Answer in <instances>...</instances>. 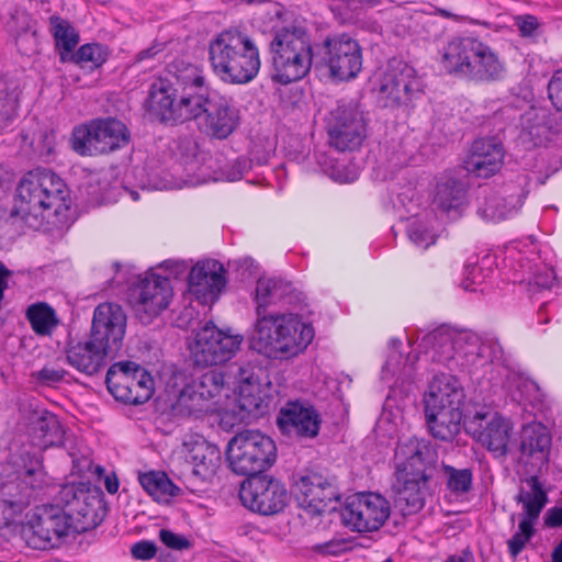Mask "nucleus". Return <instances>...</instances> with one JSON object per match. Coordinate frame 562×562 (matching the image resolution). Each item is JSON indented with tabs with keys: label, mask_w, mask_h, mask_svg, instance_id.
<instances>
[{
	"label": "nucleus",
	"mask_w": 562,
	"mask_h": 562,
	"mask_svg": "<svg viewBox=\"0 0 562 562\" xmlns=\"http://www.w3.org/2000/svg\"><path fill=\"white\" fill-rule=\"evenodd\" d=\"M68 189L65 181L53 170L37 167L23 175L16 189L11 218H20L27 226L40 227L46 213L58 214L68 207Z\"/></svg>",
	"instance_id": "f257e3e1"
},
{
	"label": "nucleus",
	"mask_w": 562,
	"mask_h": 562,
	"mask_svg": "<svg viewBox=\"0 0 562 562\" xmlns=\"http://www.w3.org/2000/svg\"><path fill=\"white\" fill-rule=\"evenodd\" d=\"M313 338L314 328L297 314L260 313L248 334V347L269 359L283 360L304 351Z\"/></svg>",
	"instance_id": "f03ea898"
},
{
	"label": "nucleus",
	"mask_w": 562,
	"mask_h": 562,
	"mask_svg": "<svg viewBox=\"0 0 562 562\" xmlns=\"http://www.w3.org/2000/svg\"><path fill=\"white\" fill-rule=\"evenodd\" d=\"M207 53L213 72L226 83H248L259 72V49L240 31L225 30L218 33L210 41Z\"/></svg>",
	"instance_id": "7ed1b4c3"
},
{
	"label": "nucleus",
	"mask_w": 562,
	"mask_h": 562,
	"mask_svg": "<svg viewBox=\"0 0 562 562\" xmlns=\"http://www.w3.org/2000/svg\"><path fill=\"white\" fill-rule=\"evenodd\" d=\"M465 401L460 380L449 373L435 374L425 394V416L431 436L451 442L460 432Z\"/></svg>",
	"instance_id": "20e7f679"
},
{
	"label": "nucleus",
	"mask_w": 562,
	"mask_h": 562,
	"mask_svg": "<svg viewBox=\"0 0 562 562\" xmlns=\"http://www.w3.org/2000/svg\"><path fill=\"white\" fill-rule=\"evenodd\" d=\"M271 80L289 86L306 77L313 64V47L304 31L280 27L271 31L269 43Z\"/></svg>",
	"instance_id": "39448f33"
},
{
	"label": "nucleus",
	"mask_w": 562,
	"mask_h": 562,
	"mask_svg": "<svg viewBox=\"0 0 562 562\" xmlns=\"http://www.w3.org/2000/svg\"><path fill=\"white\" fill-rule=\"evenodd\" d=\"M226 459L229 468L238 475H263L277 460L274 441L259 430H244L227 443Z\"/></svg>",
	"instance_id": "423d86ee"
},
{
	"label": "nucleus",
	"mask_w": 562,
	"mask_h": 562,
	"mask_svg": "<svg viewBox=\"0 0 562 562\" xmlns=\"http://www.w3.org/2000/svg\"><path fill=\"white\" fill-rule=\"evenodd\" d=\"M76 532V524L59 503L36 506L22 527L21 537L26 546L35 550L58 547L69 533Z\"/></svg>",
	"instance_id": "0eeeda50"
},
{
	"label": "nucleus",
	"mask_w": 562,
	"mask_h": 562,
	"mask_svg": "<svg viewBox=\"0 0 562 562\" xmlns=\"http://www.w3.org/2000/svg\"><path fill=\"white\" fill-rule=\"evenodd\" d=\"M130 140L127 126L114 117L92 119L75 126L70 136L71 148L80 156L110 154L126 147Z\"/></svg>",
	"instance_id": "6e6552de"
},
{
	"label": "nucleus",
	"mask_w": 562,
	"mask_h": 562,
	"mask_svg": "<svg viewBox=\"0 0 562 562\" xmlns=\"http://www.w3.org/2000/svg\"><path fill=\"white\" fill-rule=\"evenodd\" d=\"M55 501L71 514L77 533L94 529L106 515L104 494L99 486L90 482H71L61 485Z\"/></svg>",
	"instance_id": "1a4fd4ad"
},
{
	"label": "nucleus",
	"mask_w": 562,
	"mask_h": 562,
	"mask_svg": "<svg viewBox=\"0 0 562 562\" xmlns=\"http://www.w3.org/2000/svg\"><path fill=\"white\" fill-rule=\"evenodd\" d=\"M161 267L168 270L169 274L160 277L156 273L147 274L139 280L134 290L135 313L143 324H150L162 311H165L172 297V288L170 277L180 278L186 270L187 265L183 261L166 260Z\"/></svg>",
	"instance_id": "9d476101"
},
{
	"label": "nucleus",
	"mask_w": 562,
	"mask_h": 562,
	"mask_svg": "<svg viewBox=\"0 0 562 562\" xmlns=\"http://www.w3.org/2000/svg\"><path fill=\"white\" fill-rule=\"evenodd\" d=\"M105 384L116 401L130 405L146 403L155 391L151 374L133 361L113 363L105 374Z\"/></svg>",
	"instance_id": "9b49d317"
},
{
	"label": "nucleus",
	"mask_w": 562,
	"mask_h": 562,
	"mask_svg": "<svg viewBox=\"0 0 562 562\" xmlns=\"http://www.w3.org/2000/svg\"><path fill=\"white\" fill-rule=\"evenodd\" d=\"M292 493L297 505L312 515H322L336 509L340 499L336 479L304 469L292 475Z\"/></svg>",
	"instance_id": "f8f14e48"
},
{
	"label": "nucleus",
	"mask_w": 562,
	"mask_h": 562,
	"mask_svg": "<svg viewBox=\"0 0 562 562\" xmlns=\"http://www.w3.org/2000/svg\"><path fill=\"white\" fill-rule=\"evenodd\" d=\"M425 93L416 69L405 63H391L379 88V102L389 109H407Z\"/></svg>",
	"instance_id": "ddd939ff"
},
{
	"label": "nucleus",
	"mask_w": 562,
	"mask_h": 562,
	"mask_svg": "<svg viewBox=\"0 0 562 562\" xmlns=\"http://www.w3.org/2000/svg\"><path fill=\"white\" fill-rule=\"evenodd\" d=\"M328 145L337 151H353L367 136V121L353 101H339L326 117Z\"/></svg>",
	"instance_id": "4468645a"
},
{
	"label": "nucleus",
	"mask_w": 562,
	"mask_h": 562,
	"mask_svg": "<svg viewBox=\"0 0 562 562\" xmlns=\"http://www.w3.org/2000/svg\"><path fill=\"white\" fill-rule=\"evenodd\" d=\"M321 64L337 81L355 79L362 69V48L357 40L342 33L327 36L321 47Z\"/></svg>",
	"instance_id": "2eb2a0df"
},
{
	"label": "nucleus",
	"mask_w": 562,
	"mask_h": 562,
	"mask_svg": "<svg viewBox=\"0 0 562 562\" xmlns=\"http://www.w3.org/2000/svg\"><path fill=\"white\" fill-rule=\"evenodd\" d=\"M239 498L251 512L272 516L284 510L290 495L280 480L265 474L246 479L240 485Z\"/></svg>",
	"instance_id": "dca6fc26"
},
{
	"label": "nucleus",
	"mask_w": 562,
	"mask_h": 562,
	"mask_svg": "<svg viewBox=\"0 0 562 562\" xmlns=\"http://www.w3.org/2000/svg\"><path fill=\"white\" fill-rule=\"evenodd\" d=\"M464 429L495 458H505L510 448L513 424L509 419L487 411H477L464 418Z\"/></svg>",
	"instance_id": "f3484780"
},
{
	"label": "nucleus",
	"mask_w": 562,
	"mask_h": 562,
	"mask_svg": "<svg viewBox=\"0 0 562 562\" xmlns=\"http://www.w3.org/2000/svg\"><path fill=\"white\" fill-rule=\"evenodd\" d=\"M244 340L241 335H232L207 323L200 328L190 352L193 362L200 367H212L228 361L238 350Z\"/></svg>",
	"instance_id": "a211bd4d"
},
{
	"label": "nucleus",
	"mask_w": 562,
	"mask_h": 562,
	"mask_svg": "<svg viewBox=\"0 0 562 562\" xmlns=\"http://www.w3.org/2000/svg\"><path fill=\"white\" fill-rule=\"evenodd\" d=\"M389 517L390 504L387 499L372 492L349 496L341 510L344 524L358 532L376 531Z\"/></svg>",
	"instance_id": "6ab92c4d"
},
{
	"label": "nucleus",
	"mask_w": 562,
	"mask_h": 562,
	"mask_svg": "<svg viewBox=\"0 0 562 562\" xmlns=\"http://www.w3.org/2000/svg\"><path fill=\"white\" fill-rule=\"evenodd\" d=\"M397 459L394 475L419 477L431 481L438 464V452L432 442L425 438L411 437L396 449Z\"/></svg>",
	"instance_id": "aec40b11"
},
{
	"label": "nucleus",
	"mask_w": 562,
	"mask_h": 562,
	"mask_svg": "<svg viewBox=\"0 0 562 562\" xmlns=\"http://www.w3.org/2000/svg\"><path fill=\"white\" fill-rule=\"evenodd\" d=\"M173 67L175 70L169 69L162 78L181 98V104L184 106L181 108L183 112L179 111L180 114L183 115L184 113L187 115V106H189L196 117L201 116L205 111V106L212 100L203 71L191 64L181 68L178 66Z\"/></svg>",
	"instance_id": "412c9836"
},
{
	"label": "nucleus",
	"mask_w": 562,
	"mask_h": 562,
	"mask_svg": "<svg viewBox=\"0 0 562 562\" xmlns=\"http://www.w3.org/2000/svg\"><path fill=\"white\" fill-rule=\"evenodd\" d=\"M552 437L549 429L541 423L522 426L515 453L516 462L524 467L526 473H538L548 464Z\"/></svg>",
	"instance_id": "4be33fe9"
},
{
	"label": "nucleus",
	"mask_w": 562,
	"mask_h": 562,
	"mask_svg": "<svg viewBox=\"0 0 562 562\" xmlns=\"http://www.w3.org/2000/svg\"><path fill=\"white\" fill-rule=\"evenodd\" d=\"M126 329V315L121 305L101 303L93 312L90 339L112 355L123 346Z\"/></svg>",
	"instance_id": "5701e85b"
},
{
	"label": "nucleus",
	"mask_w": 562,
	"mask_h": 562,
	"mask_svg": "<svg viewBox=\"0 0 562 562\" xmlns=\"http://www.w3.org/2000/svg\"><path fill=\"white\" fill-rule=\"evenodd\" d=\"M322 417L318 411L305 401H289L279 411L277 426L283 436L296 440L314 439L318 436Z\"/></svg>",
	"instance_id": "b1692460"
},
{
	"label": "nucleus",
	"mask_w": 562,
	"mask_h": 562,
	"mask_svg": "<svg viewBox=\"0 0 562 562\" xmlns=\"http://www.w3.org/2000/svg\"><path fill=\"white\" fill-rule=\"evenodd\" d=\"M224 385L225 374L221 370L204 372L181 390L177 402L180 412L188 415L206 412L207 403L220 395Z\"/></svg>",
	"instance_id": "393cba45"
},
{
	"label": "nucleus",
	"mask_w": 562,
	"mask_h": 562,
	"mask_svg": "<svg viewBox=\"0 0 562 562\" xmlns=\"http://www.w3.org/2000/svg\"><path fill=\"white\" fill-rule=\"evenodd\" d=\"M188 284L199 302L212 305L226 285L225 269L217 260L200 261L192 267Z\"/></svg>",
	"instance_id": "a878e982"
},
{
	"label": "nucleus",
	"mask_w": 562,
	"mask_h": 562,
	"mask_svg": "<svg viewBox=\"0 0 562 562\" xmlns=\"http://www.w3.org/2000/svg\"><path fill=\"white\" fill-rule=\"evenodd\" d=\"M148 102L149 111L161 123L177 125L196 119L189 106H187V115L180 114L179 111L184 106L181 104V98L162 77L150 86Z\"/></svg>",
	"instance_id": "bb28decb"
},
{
	"label": "nucleus",
	"mask_w": 562,
	"mask_h": 562,
	"mask_svg": "<svg viewBox=\"0 0 562 562\" xmlns=\"http://www.w3.org/2000/svg\"><path fill=\"white\" fill-rule=\"evenodd\" d=\"M504 156L505 150L501 140L495 137L479 138L472 143L464 167L479 178H490L501 170Z\"/></svg>",
	"instance_id": "cd10ccee"
},
{
	"label": "nucleus",
	"mask_w": 562,
	"mask_h": 562,
	"mask_svg": "<svg viewBox=\"0 0 562 562\" xmlns=\"http://www.w3.org/2000/svg\"><path fill=\"white\" fill-rule=\"evenodd\" d=\"M482 42L474 37H456L445 47L442 65L448 74L470 80Z\"/></svg>",
	"instance_id": "c85d7f7f"
},
{
	"label": "nucleus",
	"mask_w": 562,
	"mask_h": 562,
	"mask_svg": "<svg viewBox=\"0 0 562 562\" xmlns=\"http://www.w3.org/2000/svg\"><path fill=\"white\" fill-rule=\"evenodd\" d=\"M256 313H266L271 304L296 306L304 301V295L292 282L281 278H259L256 285Z\"/></svg>",
	"instance_id": "c756f323"
},
{
	"label": "nucleus",
	"mask_w": 562,
	"mask_h": 562,
	"mask_svg": "<svg viewBox=\"0 0 562 562\" xmlns=\"http://www.w3.org/2000/svg\"><path fill=\"white\" fill-rule=\"evenodd\" d=\"M203 114L206 134L216 139H226L240 123L239 110L224 98L212 99Z\"/></svg>",
	"instance_id": "7c9ffc66"
},
{
	"label": "nucleus",
	"mask_w": 562,
	"mask_h": 562,
	"mask_svg": "<svg viewBox=\"0 0 562 562\" xmlns=\"http://www.w3.org/2000/svg\"><path fill=\"white\" fill-rule=\"evenodd\" d=\"M394 476L393 491L396 507L404 516L419 513L425 507L427 497L431 495L430 481H422L415 476Z\"/></svg>",
	"instance_id": "2f4dec72"
},
{
	"label": "nucleus",
	"mask_w": 562,
	"mask_h": 562,
	"mask_svg": "<svg viewBox=\"0 0 562 562\" xmlns=\"http://www.w3.org/2000/svg\"><path fill=\"white\" fill-rule=\"evenodd\" d=\"M65 353L68 364L87 375L98 373L106 366V358L114 357L90 338L83 342L68 344Z\"/></svg>",
	"instance_id": "473e14b6"
},
{
	"label": "nucleus",
	"mask_w": 562,
	"mask_h": 562,
	"mask_svg": "<svg viewBox=\"0 0 562 562\" xmlns=\"http://www.w3.org/2000/svg\"><path fill=\"white\" fill-rule=\"evenodd\" d=\"M27 420L29 434L34 445L43 449L64 445L65 430L55 414L47 409H34Z\"/></svg>",
	"instance_id": "72a5a7b5"
},
{
	"label": "nucleus",
	"mask_w": 562,
	"mask_h": 562,
	"mask_svg": "<svg viewBox=\"0 0 562 562\" xmlns=\"http://www.w3.org/2000/svg\"><path fill=\"white\" fill-rule=\"evenodd\" d=\"M236 380L238 383V403L247 413H263L268 402L262 395L258 375L249 363L238 368Z\"/></svg>",
	"instance_id": "f704fd0d"
},
{
	"label": "nucleus",
	"mask_w": 562,
	"mask_h": 562,
	"mask_svg": "<svg viewBox=\"0 0 562 562\" xmlns=\"http://www.w3.org/2000/svg\"><path fill=\"white\" fill-rule=\"evenodd\" d=\"M464 183L454 178L441 179L435 190L434 205L447 216L458 218L467 204Z\"/></svg>",
	"instance_id": "c9c22d12"
},
{
	"label": "nucleus",
	"mask_w": 562,
	"mask_h": 562,
	"mask_svg": "<svg viewBox=\"0 0 562 562\" xmlns=\"http://www.w3.org/2000/svg\"><path fill=\"white\" fill-rule=\"evenodd\" d=\"M529 476L521 479L529 487V491L520 487L519 493L515 497L518 504H522V518L525 520L536 522L542 509L549 502L547 491L543 488L537 473H528Z\"/></svg>",
	"instance_id": "e433bc0d"
},
{
	"label": "nucleus",
	"mask_w": 562,
	"mask_h": 562,
	"mask_svg": "<svg viewBox=\"0 0 562 562\" xmlns=\"http://www.w3.org/2000/svg\"><path fill=\"white\" fill-rule=\"evenodd\" d=\"M456 335L446 327H439L422 339L420 346L432 362L448 366L454 360Z\"/></svg>",
	"instance_id": "4c0bfd02"
},
{
	"label": "nucleus",
	"mask_w": 562,
	"mask_h": 562,
	"mask_svg": "<svg viewBox=\"0 0 562 562\" xmlns=\"http://www.w3.org/2000/svg\"><path fill=\"white\" fill-rule=\"evenodd\" d=\"M506 64L498 54L482 42L477 63L474 65L470 80L475 82H494L505 78Z\"/></svg>",
	"instance_id": "58836bf2"
},
{
	"label": "nucleus",
	"mask_w": 562,
	"mask_h": 562,
	"mask_svg": "<svg viewBox=\"0 0 562 562\" xmlns=\"http://www.w3.org/2000/svg\"><path fill=\"white\" fill-rule=\"evenodd\" d=\"M138 481L147 494L159 503H169L172 497L181 494V488L164 471L140 473Z\"/></svg>",
	"instance_id": "ea45409f"
},
{
	"label": "nucleus",
	"mask_w": 562,
	"mask_h": 562,
	"mask_svg": "<svg viewBox=\"0 0 562 562\" xmlns=\"http://www.w3.org/2000/svg\"><path fill=\"white\" fill-rule=\"evenodd\" d=\"M27 488L26 483H23L19 475L3 483L0 499V508L3 513L8 512L9 517L21 514L32 503Z\"/></svg>",
	"instance_id": "a19ab883"
},
{
	"label": "nucleus",
	"mask_w": 562,
	"mask_h": 562,
	"mask_svg": "<svg viewBox=\"0 0 562 562\" xmlns=\"http://www.w3.org/2000/svg\"><path fill=\"white\" fill-rule=\"evenodd\" d=\"M22 468L18 471L19 477L26 483L32 501L36 499L37 493L46 485V472L43 460L40 456L31 452L21 454Z\"/></svg>",
	"instance_id": "79ce46f5"
},
{
	"label": "nucleus",
	"mask_w": 562,
	"mask_h": 562,
	"mask_svg": "<svg viewBox=\"0 0 562 562\" xmlns=\"http://www.w3.org/2000/svg\"><path fill=\"white\" fill-rule=\"evenodd\" d=\"M49 23L56 47L59 49V59L61 63H68L69 58L75 53V47L79 43V33L69 21L60 16H50Z\"/></svg>",
	"instance_id": "37998d69"
},
{
	"label": "nucleus",
	"mask_w": 562,
	"mask_h": 562,
	"mask_svg": "<svg viewBox=\"0 0 562 562\" xmlns=\"http://www.w3.org/2000/svg\"><path fill=\"white\" fill-rule=\"evenodd\" d=\"M519 202V199L514 195L505 198L496 192H491L485 195L484 203L479 206L477 213L487 221H502L517 207Z\"/></svg>",
	"instance_id": "c03bdc74"
},
{
	"label": "nucleus",
	"mask_w": 562,
	"mask_h": 562,
	"mask_svg": "<svg viewBox=\"0 0 562 562\" xmlns=\"http://www.w3.org/2000/svg\"><path fill=\"white\" fill-rule=\"evenodd\" d=\"M192 472L202 480L211 479L221 464L220 450L210 445L196 447L192 451Z\"/></svg>",
	"instance_id": "a18cd8bd"
},
{
	"label": "nucleus",
	"mask_w": 562,
	"mask_h": 562,
	"mask_svg": "<svg viewBox=\"0 0 562 562\" xmlns=\"http://www.w3.org/2000/svg\"><path fill=\"white\" fill-rule=\"evenodd\" d=\"M25 317L35 334L48 336L58 325L55 310L45 302L32 304L27 307Z\"/></svg>",
	"instance_id": "49530a36"
},
{
	"label": "nucleus",
	"mask_w": 562,
	"mask_h": 562,
	"mask_svg": "<svg viewBox=\"0 0 562 562\" xmlns=\"http://www.w3.org/2000/svg\"><path fill=\"white\" fill-rule=\"evenodd\" d=\"M19 95L20 91L15 82H3V88H0V133L16 117Z\"/></svg>",
	"instance_id": "de8ad7c7"
},
{
	"label": "nucleus",
	"mask_w": 562,
	"mask_h": 562,
	"mask_svg": "<svg viewBox=\"0 0 562 562\" xmlns=\"http://www.w3.org/2000/svg\"><path fill=\"white\" fill-rule=\"evenodd\" d=\"M109 48L99 43H88L82 45L72 54L68 63L77 64L81 67L89 64L90 68L101 67L109 58Z\"/></svg>",
	"instance_id": "09e8293b"
},
{
	"label": "nucleus",
	"mask_w": 562,
	"mask_h": 562,
	"mask_svg": "<svg viewBox=\"0 0 562 562\" xmlns=\"http://www.w3.org/2000/svg\"><path fill=\"white\" fill-rule=\"evenodd\" d=\"M447 479V488L454 495L467 494L473 486V473L469 468L457 469L449 464L442 465Z\"/></svg>",
	"instance_id": "8fccbe9b"
},
{
	"label": "nucleus",
	"mask_w": 562,
	"mask_h": 562,
	"mask_svg": "<svg viewBox=\"0 0 562 562\" xmlns=\"http://www.w3.org/2000/svg\"><path fill=\"white\" fill-rule=\"evenodd\" d=\"M533 524L535 522L521 519L518 525V531L507 541L508 552L513 559L519 555L533 537L536 532Z\"/></svg>",
	"instance_id": "3c124183"
},
{
	"label": "nucleus",
	"mask_w": 562,
	"mask_h": 562,
	"mask_svg": "<svg viewBox=\"0 0 562 562\" xmlns=\"http://www.w3.org/2000/svg\"><path fill=\"white\" fill-rule=\"evenodd\" d=\"M407 235L416 246L427 248L435 244V235L420 222H412L407 227Z\"/></svg>",
	"instance_id": "603ef678"
},
{
	"label": "nucleus",
	"mask_w": 562,
	"mask_h": 562,
	"mask_svg": "<svg viewBox=\"0 0 562 562\" xmlns=\"http://www.w3.org/2000/svg\"><path fill=\"white\" fill-rule=\"evenodd\" d=\"M539 125L553 134L562 133V111L541 109L537 113Z\"/></svg>",
	"instance_id": "864d4df0"
},
{
	"label": "nucleus",
	"mask_w": 562,
	"mask_h": 562,
	"mask_svg": "<svg viewBox=\"0 0 562 562\" xmlns=\"http://www.w3.org/2000/svg\"><path fill=\"white\" fill-rule=\"evenodd\" d=\"M363 8V3L358 0H344L335 7L334 12L341 15L344 23H352L362 15Z\"/></svg>",
	"instance_id": "5fc2aeb1"
},
{
	"label": "nucleus",
	"mask_w": 562,
	"mask_h": 562,
	"mask_svg": "<svg viewBox=\"0 0 562 562\" xmlns=\"http://www.w3.org/2000/svg\"><path fill=\"white\" fill-rule=\"evenodd\" d=\"M555 280V271L552 268L543 267L533 273L532 281L529 282V291L535 293L537 290H549Z\"/></svg>",
	"instance_id": "6e6d98bb"
},
{
	"label": "nucleus",
	"mask_w": 562,
	"mask_h": 562,
	"mask_svg": "<svg viewBox=\"0 0 562 562\" xmlns=\"http://www.w3.org/2000/svg\"><path fill=\"white\" fill-rule=\"evenodd\" d=\"M547 91L553 108L562 111V68L553 72L547 85Z\"/></svg>",
	"instance_id": "4d7b16f0"
},
{
	"label": "nucleus",
	"mask_w": 562,
	"mask_h": 562,
	"mask_svg": "<svg viewBox=\"0 0 562 562\" xmlns=\"http://www.w3.org/2000/svg\"><path fill=\"white\" fill-rule=\"evenodd\" d=\"M66 374L67 371L64 369H54L45 366L40 371L34 372L32 376L42 385L53 386L61 382Z\"/></svg>",
	"instance_id": "13d9d810"
},
{
	"label": "nucleus",
	"mask_w": 562,
	"mask_h": 562,
	"mask_svg": "<svg viewBox=\"0 0 562 562\" xmlns=\"http://www.w3.org/2000/svg\"><path fill=\"white\" fill-rule=\"evenodd\" d=\"M160 541L168 548L173 550H187L191 548V542L184 536L172 532L168 529L159 531Z\"/></svg>",
	"instance_id": "bf43d9fd"
},
{
	"label": "nucleus",
	"mask_w": 562,
	"mask_h": 562,
	"mask_svg": "<svg viewBox=\"0 0 562 562\" xmlns=\"http://www.w3.org/2000/svg\"><path fill=\"white\" fill-rule=\"evenodd\" d=\"M157 553V547L155 542L149 540H142L134 543L131 548V554L136 560H150Z\"/></svg>",
	"instance_id": "052dcab7"
},
{
	"label": "nucleus",
	"mask_w": 562,
	"mask_h": 562,
	"mask_svg": "<svg viewBox=\"0 0 562 562\" xmlns=\"http://www.w3.org/2000/svg\"><path fill=\"white\" fill-rule=\"evenodd\" d=\"M251 167L250 160L246 157H238L226 172L228 181L239 180L243 175Z\"/></svg>",
	"instance_id": "680f3d73"
},
{
	"label": "nucleus",
	"mask_w": 562,
	"mask_h": 562,
	"mask_svg": "<svg viewBox=\"0 0 562 562\" xmlns=\"http://www.w3.org/2000/svg\"><path fill=\"white\" fill-rule=\"evenodd\" d=\"M516 25L522 36H531L539 27V22L536 16L526 14L516 18Z\"/></svg>",
	"instance_id": "e2e57ef3"
},
{
	"label": "nucleus",
	"mask_w": 562,
	"mask_h": 562,
	"mask_svg": "<svg viewBox=\"0 0 562 562\" xmlns=\"http://www.w3.org/2000/svg\"><path fill=\"white\" fill-rule=\"evenodd\" d=\"M465 278L462 281V286L467 291H475V289L471 288L472 284L480 283V274H481V268L476 266H467L465 267Z\"/></svg>",
	"instance_id": "0e129e2a"
},
{
	"label": "nucleus",
	"mask_w": 562,
	"mask_h": 562,
	"mask_svg": "<svg viewBox=\"0 0 562 562\" xmlns=\"http://www.w3.org/2000/svg\"><path fill=\"white\" fill-rule=\"evenodd\" d=\"M544 524L548 527H561L562 526V506L561 507H552L550 508L544 518Z\"/></svg>",
	"instance_id": "69168bd1"
},
{
	"label": "nucleus",
	"mask_w": 562,
	"mask_h": 562,
	"mask_svg": "<svg viewBox=\"0 0 562 562\" xmlns=\"http://www.w3.org/2000/svg\"><path fill=\"white\" fill-rule=\"evenodd\" d=\"M161 50H162V45H153L146 49L140 50L135 56V61L139 63V61H143L144 59L153 58Z\"/></svg>",
	"instance_id": "338daca9"
},
{
	"label": "nucleus",
	"mask_w": 562,
	"mask_h": 562,
	"mask_svg": "<svg viewBox=\"0 0 562 562\" xmlns=\"http://www.w3.org/2000/svg\"><path fill=\"white\" fill-rule=\"evenodd\" d=\"M280 98L283 102H289L292 105L296 104L303 97V90L302 89H295L292 94L289 97V100H286L288 89H280L279 90Z\"/></svg>",
	"instance_id": "774afa93"
}]
</instances>
